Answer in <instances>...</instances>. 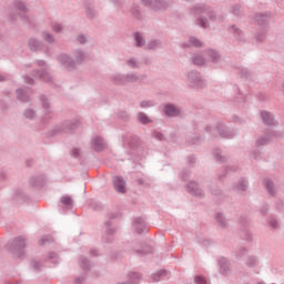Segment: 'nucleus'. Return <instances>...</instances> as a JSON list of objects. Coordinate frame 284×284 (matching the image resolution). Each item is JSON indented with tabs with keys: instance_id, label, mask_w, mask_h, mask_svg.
Listing matches in <instances>:
<instances>
[{
	"instance_id": "obj_51",
	"label": "nucleus",
	"mask_w": 284,
	"mask_h": 284,
	"mask_svg": "<svg viewBox=\"0 0 284 284\" xmlns=\"http://www.w3.org/2000/svg\"><path fill=\"white\" fill-rule=\"evenodd\" d=\"M42 39L47 41V43H54V36H52V33H50L49 31L42 32Z\"/></svg>"
},
{
	"instance_id": "obj_41",
	"label": "nucleus",
	"mask_w": 284,
	"mask_h": 284,
	"mask_svg": "<svg viewBox=\"0 0 284 284\" xmlns=\"http://www.w3.org/2000/svg\"><path fill=\"white\" fill-rule=\"evenodd\" d=\"M165 276H168V271L161 270V271H158L156 273H154V274L152 275V280H153L155 283H159V281H161L162 278H165Z\"/></svg>"
},
{
	"instance_id": "obj_9",
	"label": "nucleus",
	"mask_w": 284,
	"mask_h": 284,
	"mask_svg": "<svg viewBox=\"0 0 284 284\" xmlns=\"http://www.w3.org/2000/svg\"><path fill=\"white\" fill-rule=\"evenodd\" d=\"M57 61H59L62 64V68H65V70H77V62H74V59L70 57L68 53H60L57 57Z\"/></svg>"
},
{
	"instance_id": "obj_60",
	"label": "nucleus",
	"mask_w": 284,
	"mask_h": 284,
	"mask_svg": "<svg viewBox=\"0 0 284 284\" xmlns=\"http://www.w3.org/2000/svg\"><path fill=\"white\" fill-rule=\"evenodd\" d=\"M180 179L182 181H187V179H190V170H183L181 173H180Z\"/></svg>"
},
{
	"instance_id": "obj_15",
	"label": "nucleus",
	"mask_w": 284,
	"mask_h": 284,
	"mask_svg": "<svg viewBox=\"0 0 284 284\" xmlns=\"http://www.w3.org/2000/svg\"><path fill=\"white\" fill-rule=\"evenodd\" d=\"M43 114L41 116V122L43 124L48 123L52 119V110H50V100L45 95H41Z\"/></svg>"
},
{
	"instance_id": "obj_61",
	"label": "nucleus",
	"mask_w": 284,
	"mask_h": 284,
	"mask_svg": "<svg viewBox=\"0 0 284 284\" xmlns=\"http://www.w3.org/2000/svg\"><path fill=\"white\" fill-rule=\"evenodd\" d=\"M71 156L73 159H81V150L74 148L71 150Z\"/></svg>"
},
{
	"instance_id": "obj_37",
	"label": "nucleus",
	"mask_w": 284,
	"mask_h": 284,
	"mask_svg": "<svg viewBox=\"0 0 284 284\" xmlns=\"http://www.w3.org/2000/svg\"><path fill=\"white\" fill-rule=\"evenodd\" d=\"M60 203H62V205H64V207H68V210H71L72 205L74 204V202L72 201V197L69 195H63L60 199Z\"/></svg>"
},
{
	"instance_id": "obj_21",
	"label": "nucleus",
	"mask_w": 284,
	"mask_h": 284,
	"mask_svg": "<svg viewBox=\"0 0 284 284\" xmlns=\"http://www.w3.org/2000/svg\"><path fill=\"white\" fill-rule=\"evenodd\" d=\"M133 230L136 232V234H145V232H148V223H145V219H133Z\"/></svg>"
},
{
	"instance_id": "obj_1",
	"label": "nucleus",
	"mask_w": 284,
	"mask_h": 284,
	"mask_svg": "<svg viewBox=\"0 0 284 284\" xmlns=\"http://www.w3.org/2000/svg\"><path fill=\"white\" fill-rule=\"evenodd\" d=\"M16 258H23L26 256V237L18 236L6 245Z\"/></svg>"
},
{
	"instance_id": "obj_11",
	"label": "nucleus",
	"mask_w": 284,
	"mask_h": 284,
	"mask_svg": "<svg viewBox=\"0 0 284 284\" xmlns=\"http://www.w3.org/2000/svg\"><path fill=\"white\" fill-rule=\"evenodd\" d=\"M215 130L222 139H234L239 134L236 130H230L223 122H219Z\"/></svg>"
},
{
	"instance_id": "obj_23",
	"label": "nucleus",
	"mask_w": 284,
	"mask_h": 284,
	"mask_svg": "<svg viewBox=\"0 0 284 284\" xmlns=\"http://www.w3.org/2000/svg\"><path fill=\"white\" fill-rule=\"evenodd\" d=\"M240 223L243 227L242 239H244V241H247L248 243L252 242V232H250V230H247V225H250V222H247V217L242 216Z\"/></svg>"
},
{
	"instance_id": "obj_27",
	"label": "nucleus",
	"mask_w": 284,
	"mask_h": 284,
	"mask_svg": "<svg viewBox=\"0 0 284 284\" xmlns=\"http://www.w3.org/2000/svg\"><path fill=\"white\" fill-rule=\"evenodd\" d=\"M261 118L265 125H268V126L276 125V120H274V114L272 112L262 111Z\"/></svg>"
},
{
	"instance_id": "obj_53",
	"label": "nucleus",
	"mask_w": 284,
	"mask_h": 284,
	"mask_svg": "<svg viewBox=\"0 0 284 284\" xmlns=\"http://www.w3.org/2000/svg\"><path fill=\"white\" fill-rule=\"evenodd\" d=\"M30 267H31V270H33V272L39 273V272H41L42 265L36 260H31Z\"/></svg>"
},
{
	"instance_id": "obj_58",
	"label": "nucleus",
	"mask_w": 284,
	"mask_h": 284,
	"mask_svg": "<svg viewBox=\"0 0 284 284\" xmlns=\"http://www.w3.org/2000/svg\"><path fill=\"white\" fill-rule=\"evenodd\" d=\"M51 28H52L53 32H57V33H59L63 30V26H61V23H59V22L51 23Z\"/></svg>"
},
{
	"instance_id": "obj_10",
	"label": "nucleus",
	"mask_w": 284,
	"mask_h": 284,
	"mask_svg": "<svg viewBox=\"0 0 284 284\" xmlns=\"http://www.w3.org/2000/svg\"><path fill=\"white\" fill-rule=\"evenodd\" d=\"M143 6L151 8L154 12H159V10H165L169 8V3L165 0H140Z\"/></svg>"
},
{
	"instance_id": "obj_38",
	"label": "nucleus",
	"mask_w": 284,
	"mask_h": 284,
	"mask_svg": "<svg viewBox=\"0 0 284 284\" xmlns=\"http://www.w3.org/2000/svg\"><path fill=\"white\" fill-rule=\"evenodd\" d=\"M73 57H74L77 63H80V64H81V63H83V61H85V53H83V52L81 51V49L74 50V51H73Z\"/></svg>"
},
{
	"instance_id": "obj_44",
	"label": "nucleus",
	"mask_w": 284,
	"mask_h": 284,
	"mask_svg": "<svg viewBox=\"0 0 284 284\" xmlns=\"http://www.w3.org/2000/svg\"><path fill=\"white\" fill-rule=\"evenodd\" d=\"M195 23L196 26H199L200 28H203L204 30L210 27V21H207V18L205 17L197 18Z\"/></svg>"
},
{
	"instance_id": "obj_49",
	"label": "nucleus",
	"mask_w": 284,
	"mask_h": 284,
	"mask_svg": "<svg viewBox=\"0 0 284 284\" xmlns=\"http://www.w3.org/2000/svg\"><path fill=\"white\" fill-rule=\"evenodd\" d=\"M50 243H54V239L50 235H44L39 241V245H50Z\"/></svg>"
},
{
	"instance_id": "obj_30",
	"label": "nucleus",
	"mask_w": 284,
	"mask_h": 284,
	"mask_svg": "<svg viewBox=\"0 0 284 284\" xmlns=\"http://www.w3.org/2000/svg\"><path fill=\"white\" fill-rule=\"evenodd\" d=\"M131 14L133 19H136L138 21H141V19H143V11H141V6H139V3L133 2L131 7Z\"/></svg>"
},
{
	"instance_id": "obj_48",
	"label": "nucleus",
	"mask_w": 284,
	"mask_h": 284,
	"mask_svg": "<svg viewBox=\"0 0 284 284\" xmlns=\"http://www.w3.org/2000/svg\"><path fill=\"white\" fill-rule=\"evenodd\" d=\"M154 105H156V102H154V100H143L140 103V108H142L143 110L148 108H154Z\"/></svg>"
},
{
	"instance_id": "obj_20",
	"label": "nucleus",
	"mask_w": 284,
	"mask_h": 284,
	"mask_svg": "<svg viewBox=\"0 0 284 284\" xmlns=\"http://www.w3.org/2000/svg\"><path fill=\"white\" fill-rule=\"evenodd\" d=\"M91 148L94 152H103L108 148V143L102 136L95 135L91 139Z\"/></svg>"
},
{
	"instance_id": "obj_18",
	"label": "nucleus",
	"mask_w": 284,
	"mask_h": 284,
	"mask_svg": "<svg viewBox=\"0 0 284 284\" xmlns=\"http://www.w3.org/2000/svg\"><path fill=\"white\" fill-rule=\"evenodd\" d=\"M204 54L210 59L214 68H219V65H221V52H219V50L209 48L204 50Z\"/></svg>"
},
{
	"instance_id": "obj_55",
	"label": "nucleus",
	"mask_w": 284,
	"mask_h": 284,
	"mask_svg": "<svg viewBox=\"0 0 284 284\" xmlns=\"http://www.w3.org/2000/svg\"><path fill=\"white\" fill-rule=\"evenodd\" d=\"M232 14H234V17H241L242 11H241V4H233L232 9H231Z\"/></svg>"
},
{
	"instance_id": "obj_42",
	"label": "nucleus",
	"mask_w": 284,
	"mask_h": 284,
	"mask_svg": "<svg viewBox=\"0 0 284 284\" xmlns=\"http://www.w3.org/2000/svg\"><path fill=\"white\" fill-rule=\"evenodd\" d=\"M192 63L194 65H205V58L202 54H194L192 57Z\"/></svg>"
},
{
	"instance_id": "obj_14",
	"label": "nucleus",
	"mask_w": 284,
	"mask_h": 284,
	"mask_svg": "<svg viewBox=\"0 0 284 284\" xmlns=\"http://www.w3.org/2000/svg\"><path fill=\"white\" fill-rule=\"evenodd\" d=\"M29 48L32 52H44V54H50V48L45 45L42 41L38 40L37 38H31L29 40Z\"/></svg>"
},
{
	"instance_id": "obj_5",
	"label": "nucleus",
	"mask_w": 284,
	"mask_h": 284,
	"mask_svg": "<svg viewBox=\"0 0 284 284\" xmlns=\"http://www.w3.org/2000/svg\"><path fill=\"white\" fill-rule=\"evenodd\" d=\"M37 65L41 69L33 71L32 77H34V79H39L40 81H44V83L52 82V77L48 72V64L45 61L37 60Z\"/></svg>"
},
{
	"instance_id": "obj_6",
	"label": "nucleus",
	"mask_w": 284,
	"mask_h": 284,
	"mask_svg": "<svg viewBox=\"0 0 284 284\" xmlns=\"http://www.w3.org/2000/svg\"><path fill=\"white\" fill-rule=\"evenodd\" d=\"M111 79L116 83V85H125V83H136V81H143V77H139L136 73H115Z\"/></svg>"
},
{
	"instance_id": "obj_62",
	"label": "nucleus",
	"mask_w": 284,
	"mask_h": 284,
	"mask_svg": "<svg viewBox=\"0 0 284 284\" xmlns=\"http://www.w3.org/2000/svg\"><path fill=\"white\" fill-rule=\"evenodd\" d=\"M194 283L195 284H207V281L203 276L196 275L194 278Z\"/></svg>"
},
{
	"instance_id": "obj_19",
	"label": "nucleus",
	"mask_w": 284,
	"mask_h": 284,
	"mask_svg": "<svg viewBox=\"0 0 284 284\" xmlns=\"http://www.w3.org/2000/svg\"><path fill=\"white\" fill-rule=\"evenodd\" d=\"M227 31L230 32V34L234 37L237 43H245V41H247V38L245 37V32H243V30H241L235 24L230 26L227 28Z\"/></svg>"
},
{
	"instance_id": "obj_31",
	"label": "nucleus",
	"mask_w": 284,
	"mask_h": 284,
	"mask_svg": "<svg viewBox=\"0 0 284 284\" xmlns=\"http://www.w3.org/2000/svg\"><path fill=\"white\" fill-rule=\"evenodd\" d=\"M190 45L193 48H203V42L196 37H190L189 42L183 43V48H190Z\"/></svg>"
},
{
	"instance_id": "obj_33",
	"label": "nucleus",
	"mask_w": 284,
	"mask_h": 284,
	"mask_svg": "<svg viewBox=\"0 0 284 284\" xmlns=\"http://www.w3.org/2000/svg\"><path fill=\"white\" fill-rule=\"evenodd\" d=\"M234 92H235V101L236 103H245L247 101V97L245 94L241 93V89L239 87H234Z\"/></svg>"
},
{
	"instance_id": "obj_13",
	"label": "nucleus",
	"mask_w": 284,
	"mask_h": 284,
	"mask_svg": "<svg viewBox=\"0 0 284 284\" xmlns=\"http://www.w3.org/2000/svg\"><path fill=\"white\" fill-rule=\"evenodd\" d=\"M79 121L74 120V121H65L61 126H55L53 129V134H59V132H74V130H77V128H79Z\"/></svg>"
},
{
	"instance_id": "obj_59",
	"label": "nucleus",
	"mask_w": 284,
	"mask_h": 284,
	"mask_svg": "<svg viewBox=\"0 0 284 284\" xmlns=\"http://www.w3.org/2000/svg\"><path fill=\"white\" fill-rule=\"evenodd\" d=\"M268 225L272 227V230H278V221H276L274 217L268 220Z\"/></svg>"
},
{
	"instance_id": "obj_43",
	"label": "nucleus",
	"mask_w": 284,
	"mask_h": 284,
	"mask_svg": "<svg viewBox=\"0 0 284 284\" xmlns=\"http://www.w3.org/2000/svg\"><path fill=\"white\" fill-rule=\"evenodd\" d=\"M47 263H52L53 265H59V255L54 252L49 253L47 257Z\"/></svg>"
},
{
	"instance_id": "obj_32",
	"label": "nucleus",
	"mask_w": 284,
	"mask_h": 284,
	"mask_svg": "<svg viewBox=\"0 0 284 284\" xmlns=\"http://www.w3.org/2000/svg\"><path fill=\"white\" fill-rule=\"evenodd\" d=\"M263 185L267 190V192L271 196H274V194H276V189L274 187V182H272V180H270L267 178L264 179Z\"/></svg>"
},
{
	"instance_id": "obj_22",
	"label": "nucleus",
	"mask_w": 284,
	"mask_h": 284,
	"mask_svg": "<svg viewBox=\"0 0 284 284\" xmlns=\"http://www.w3.org/2000/svg\"><path fill=\"white\" fill-rule=\"evenodd\" d=\"M186 189L192 196H197L199 199H203L205 196V192L203 189H199V184L196 182H190L186 185Z\"/></svg>"
},
{
	"instance_id": "obj_7",
	"label": "nucleus",
	"mask_w": 284,
	"mask_h": 284,
	"mask_svg": "<svg viewBox=\"0 0 284 284\" xmlns=\"http://www.w3.org/2000/svg\"><path fill=\"white\" fill-rule=\"evenodd\" d=\"M13 8L18 10L19 17L23 23H27L28 26H34V18L32 16L26 14L28 12V7H26V3L21 0H16L13 2ZM22 12V13H21Z\"/></svg>"
},
{
	"instance_id": "obj_46",
	"label": "nucleus",
	"mask_w": 284,
	"mask_h": 284,
	"mask_svg": "<svg viewBox=\"0 0 284 284\" xmlns=\"http://www.w3.org/2000/svg\"><path fill=\"white\" fill-rule=\"evenodd\" d=\"M126 65H129V68H131V70H136L140 68L139 60H136V58H130L126 61Z\"/></svg>"
},
{
	"instance_id": "obj_34",
	"label": "nucleus",
	"mask_w": 284,
	"mask_h": 284,
	"mask_svg": "<svg viewBox=\"0 0 284 284\" xmlns=\"http://www.w3.org/2000/svg\"><path fill=\"white\" fill-rule=\"evenodd\" d=\"M258 263H260L258 257L254 255L248 256L245 261L246 267H258Z\"/></svg>"
},
{
	"instance_id": "obj_17",
	"label": "nucleus",
	"mask_w": 284,
	"mask_h": 284,
	"mask_svg": "<svg viewBox=\"0 0 284 284\" xmlns=\"http://www.w3.org/2000/svg\"><path fill=\"white\" fill-rule=\"evenodd\" d=\"M112 183L118 194H125V192H128V183L125 182V179H123V176H113Z\"/></svg>"
},
{
	"instance_id": "obj_56",
	"label": "nucleus",
	"mask_w": 284,
	"mask_h": 284,
	"mask_svg": "<svg viewBox=\"0 0 284 284\" xmlns=\"http://www.w3.org/2000/svg\"><path fill=\"white\" fill-rule=\"evenodd\" d=\"M239 74L240 77H242L243 79H250V70H247V68H240L239 69Z\"/></svg>"
},
{
	"instance_id": "obj_4",
	"label": "nucleus",
	"mask_w": 284,
	"mask_h": 284,
	"mask_svg": "<svg viewBox=\"0 0 284 284\" xmlns=\"http://www.w3.org/2000/svg\"><path fill=\"white\" fill-rule=\"evenodd\" d=\"M190 12L193 17H199L201 14H207L210 21H219V17L216 16V11L212 9V7L205 4H195L190 9Z\"/></svg>"
},
{
	"instance_id": "obj_39",
	"label": "nucleus",
	"mask_w": 284,
	"mask_h": 284,
	"mask_svg": "<svg viewBox=\"0 0 284 284\" xmlns=\"http://www.w3.org/2000/svg\"><path fill=\"white\" fill-rule=\"evenodd\" d=\"M215 219L220 227H227V220L223 213H216Z\"/></svg>"
},
{
	"instance_id": "obj_54",
	"label": "nucleus",
	"mask_w": 284,
	"mask_h": 284,
	"mask_svg": "<svg viewBox=\"0 0 284 284\" xmlns=\"http://www.w3.org/2000/svg\"><path fill=\"white\" fill-rule=\"evenodd\" d=\"M213 156L216 159L217 163H223L225 161V158L221 155V149H214Z\"/></svg>"
},
{
	"instance_id": "obj_57",
	"label": "nucleus",
	"mask_w": 284,
	"mask_h": 284,
	"mask_svg": "<svg viewBox=\"0 0 284 284\" xmlns=\"http://www.w3.org/2000/svg\"><path fill=\"white\" fill-rule=\"evenodd\" d=\"M159 45H161V41L160 40H151L148 43L149 50H156V48H159Z\"/></svg>"
},
{
	"instance_id": "obj_35",
	"label": "nucleus",
	"mask_w": 284,
	"mask_h": 284,
	"mask_svg": "<svg viewBox=\"0 0 284 284\" xmlns=\"http://www.w3.org/2000/svg\"><path fill=\"white\" fill-rule=\"evenodd\" d=\"M138 121L142 125H148L149 123H152V119H150V116H148V114H145L143 112L138 113Z\"/></svg>"
},
{
	"instance_id": "obj_2",
	"label": "nucleus",
	"mask_w": 284,
	"mask_h": 284,
	"mask_svg": "<svg viewBox=\"0 0 284 284\" xmlns=\"http://www.w3.org/2000/svg\"><path fill=\"white\" fill-rule=\"evenodd\" d=\"M185 82L187 88H191L192 90H203V88L207 85L201 72L196 70H192L187 72Z\"/></svg>"
},
{
	"instance_id": "obj_40",
	"label": "nucleus",
	"mask_w": 284,
	"mask_h": 284,
	"mask_svg": "<svg viewBox=\"0 0 284 284\" xmlns=\"http://www.w3.org/2000/svg\"><path fill=\"white\" fill-rule=\"evenodd\" d=\"M134 41L136 48H143V45H145V39L143 38V36H141L140 32L134 33Z\"/></svg>"
},
{
	"instance_id": "obj_52",
	"label": "nucleus",
	"mask_w": 284,
	"mask_h": 284,
	"mask_svg": "<svg viewBox=\"0 0 284 284\" xmlns=\"http://www.w3.org/2000/svg\"><path fill=\"white\" fill-rule=\"evenodd\" d=\"M87 17L89 19H94V17H97V11H94V6L92 4L87 6Z\"/></svg>"
},
{
	"instance_id": "obj_45",
	"label": "nucleus",
	"mask_w": 284,
	"mask_h": 284,
	"mask_svg": "<svg viewBox=\"0 0 284 284\" xmlns=\"http://www.w3.org/2000/svg\"><path fill=\"white\" fill-rule=\"evenodd\" d=\"M236 170H239V166H236V165L226 166L225 170H224V173L222 175L219 174L220 181H222L223 178L227 176V174H230V172H236Z\"/></svg>"
},
{
	"instance_id": "obj_26",
	"label": "nucleus",
	"mask_w": 284,
	"mask_h": 284,
	"mask_svg": "<svg viewBox=\"0 0 284 284\" xmlns=\"http://www.w3.org/2000/svg\"><path fill=\"white\" fill-rule=\"evenodd\" d=\"M28 92H30V88H26V89L20 88V89H18L16 91L18 101H21V103H29L30 94Z\"/></svg>"
},
{
	"instance_id": "obj_8",
	"label": "nucleus",
	"mask_w": 284,
	"mask_h": 284,
	"mask_svg": "<svg viewBox=\"0 0 284 284\" xmlns=\"http://www.w3.org/2000/svg\"><path fill=\"white\" fill-rule=\"evenodd\" d=\"M103 235H102V243H113L114 241V234H116V227L112 223V220H109L104 223L103 226Z\"/></svg>"
},
{
	"instance_id": "obj_50",
	"label": "nucleus",
	"mask_w": 284,
	"mask_h": 284,
	"mask_svg": "<svg viewBox=\"0 0 284 284\" xmlns=\"http://www.w3.org/2000/svg\"><path fill=\"white\" fill-rule=\"evenodd\" d=\"M250 253V251L245 247H240L236 253L235 256L236 258H245V256H247V254Z\"/></svg>"
},
{
	"instance_id": "obj_29",
	"label": "nucleus",
	"mask_w": 284,
	"mask_h": 284,
	"mask_svg": "<svg viewBox=\"0 0 284 284\" xmlns=\"http://www.w3.org/2000/svg\"><path fill=\"white\" fill-rule=\"evenodd\" d=\"M248 187H250V182L245 178H242L239 180L236 184H234L233 190L235 192H247Z\"/></svg>"
},
{
	"instance_id": "obj_28",
	"label": "nucleus",
	"mask_w": 284,
	"mask_h": 284,
	"mask_svg": "<svg viewBox=\"0 0 284 284\" xmlns=\"http://www.w3.org/2000/svg\"><path fill=\"white\" fill-rule=\"evenodd\" d=\"M220 272L223 276H227L230 274V260L225 257H221L217 260Z\"/></svg>"
},
{
	"instance_id": "obj_25",
	"label": "nucleus",
	"mask_w": 284,
	"mask_h": 284,
	"mask_svg": "<svg viewBox=\"0 0 284 284\" xmlns=\"http://www.w3.org/2000/svg\"><path fill=\"white\" fill-rule=\"evenodd\" d=\"M31 187H43L45 185V175H34L29 180Z\"/></svg>"
},
{
	"instance_id": "obj_47",
	"label": "nucleus",
	"mask_w": 284,
	"mask_h": 284,
	"mask_svg": "<svg viewBox=\"0 0 284 284\" xmlns=\"http://www.w3.org/2000/svg\"><path fill=\"white\" fill-rule=\"evenodd\" d=\"M23 114L26 119H29L30 121L37 118V112L33 109H26Z\"/></svg>"
},
{
	"instance_id": "obj_12",
	"label": "nucleus",
	"mask_w": 284,
	"mask_h": 284,
	"mask_svg": "<svg viewBox=\"0 0 284 284\" xmlns=\"http://www.w3.org/2000/svg\"><path fill=\"white\" fill-rule=\"evenodd\" d=\"M278 136H281V132L268 129L263 136L257 139L256 148H261V145H267L270 141L273 139H278Z\"/></svg>"
},
{
	"instance_id": "obj_24",
	"label": "nucleus",
	"mask_w": 284,
	"mask_h": 284,
	"mask_svg": "<svg viewBox=\"0 0 284 284\" xmlns=\"http://www.w3.org/2000/svg\"><path fill=\"white\" fill-rule=\"evenodd\" d=\"M270 17H272L271 12L256 13L255 21H256L257 26H261L262 28H267V26L270 23Z\"/></svg>"
},
{
	"instance_id": "obj_16",
	"label": "nucleus",
	"mask_w": 284,
	"mask_h": 284,
	"mask_svg": "<svg viewBox=\"0 0 284 284\" xmlns=\"http://www.w3.org/2000/svg\"><path fill=\"white\" fill-rule=\"evenodd\" d=\"M163 112L165 116H170L171 119H174L176 116H183V113H184L181 106H176L170 103L164 105Z\"/></svg>"
},
{
	"instance_id": "obj_36",
	"label": "nucleus",
	"mask_w": 284,
	"mask_h": 284,
	"mask_svg": "<svg viewBox=\"0 0 284 284\" xmlns=\"http://www.w3.org/2000/svg\"><path fill=\"white\" fill-rule=\"evenodd\" d=\"M80 267L83 270V272H90L92 265L90 264V260L87 257H80Z\"/></svg>"
},
{
	"instance_id": "obj_3",
	"label": "nucleus",
	"mask_w": 284,
	"mask_h": 284,
	"mask_svg": "<svg viewBox=\"0 0 284 284\" xmlns=\"http://www.w3.org/2000/svg\"><path fill=\"white\" fill-rule=\"evenodd\" d=\"M148 155V150L145 145L139 141L136 135H131V159L136 161H142Z\"/></svg>"
},
{
	"instance_id": "obj_64",
	"label": "nucleus",
	"mask_w": 284,
	"mask_h": 284,
	"mask_svg": "<svg viewBox=\"0 0 284 284\" xmlns=\"http://www.w3.org/2000/svg\"><path fill=\"white\" fill-rule=\"evenodd\" d=\"M265 32H266V30L263 29L262 32L257 33V36H256V41H258L260 43H262V41L265 40Z\"/></svg>"
},
{
	"instance_id": "obj_63",
	"label": "nucleus",
	"mask_w": 284,
	"mask_h": 284,
	"mask_svg": "<svg viewBox=\"0 0 284 284\" xmlns=\"http://www.w3.org/2000/svg\"><path fill=\"white\" fill-rule=\"evenodd\" d=\"M153 138L158 141H163L165 139V135L159 131H153Z\"/></svg>"
}]
</instances>
